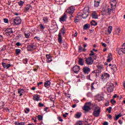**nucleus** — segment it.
Wrapping results in <instances>:
<instances>
[{"label":"nucleus","mask_w":125,"mask_h":125,"mask_svg":"<svg viewBox=\"0 0 125 125\" xmlns=\"http://www.w3.org/2000/svg\"><path fill=\"white\" fill-rule=\"evenodd\" d=\"M116 9H113V7L108 6L107 7V9L106 10L105 8H103L102 12H104L105 15H111V13H112V11L113 13H115L116 12Z\"/></svg>","instance_id":"1"},{"label":"nucleus","mask_w":125,"mask_h":125,"mask_svg":"<svg viewBox=\"0 0 125 125\" xmlns=\"http://www.w3.org/2000/svg\"><path fill=\"white\" fill-rule=\"evenodd\" d=\"M101 112V108L99 106H96L95 107L94 109V111L93 112V115L94 117H99V115H100V113Z\"/></svg>","instance_id":"2"},{"label":"nucleus","mask_w":125,"mask_h":125,"mask_svg":"<svg viewBox=\"0 0 125 125\" xmlns=\"http://www.w3.org/2000/svg\"><path fill=\"white\" fill-rule=\"evenodd\" d=\"M106 87L108 92H113L114 91V88H115V86L114 84L108 83H106Z\"/></svg>","instance_id":"3"},{"label":"nucleus","mask_w":125,"mask_h":125,"mask_svg":"<svg viewBox=\"0 0 125 125\" xmlns=\"http://www.w3.org/2000/svg\"><path fill=\"white\" fill-rule=\"evenodd\" d=\"M90 106H91V103H86L83 107V109L85 112H88L90 109Z\"/></svg>","instance_id":"4"},{"label":"nucleus","mask_w":125,"mask_h":125,"mask_svg":"<svg viewBox=\"0 0 125 125\" xmlns=\"http://www.w3.org/2000/svg\"><path fill=\"white\" fill-rule=\"evenodd\" d=\"M78 16H82L83 19H85L88 16V11L86 10H83V13L79 12L78 14Z\"/></svg>","instance_id":"5"},{"label":"nucleus","mask_w":125,"mask_h":125,"mask_svg":"<svg viewBox=\"0 0 125 125\" xmlns=\"http://www.w3.org/2000/svg\"><path fill=\"white\" fill-rule=\"evenodd\" d=\"M13 21L14 26L20 25L21 24V19H20V17H19L16 18Z\"/></svg>","instance_id":"6"},{"label":"nucleus","mask_w":125,"mask_h":125,"mask_svg":"<svg viewBox=\"0 0 125 125\" xmlns=\"http://www.w3.org/2000/svg\"><path fill=\"white\" fill-rule=\"evenodd\" d=\"M85 61L87 65H92L93 63V59L91 57L86 58Z\"/></svg>","instance_id":"7"},{"label":"nucleus","mask_w":125,"mask_h":125,"mask_svg":"<svg viewBox=\"0 0 125 125\" xmlns=\"http://www.w3.org/2000/svg\"><path fill=\"white\" fill-rule=\"evenodd\" d=\"M66 12H67L68 14L72 15V14L75 12V7H74V6H71L69 8L67 9Z\"/></svg>","instance_id":"8"},{"label":"nucleus","mask_w":125,"mask_h":125,"mask_svg":"<svg viewBox=\"0 0 125 125\" xmlns=\"http://www.w3.org/2000/svg\"><path fill=\"white\" fill-rule=\"evenodd\" d=\"M5 32L6 33V36H10V35L13 34V30L12 28H8L5 30Z\"/></svg>","instance_id":"9"},{"label":"nucleus","mask_w":125,"mask_h":125,"mask_svg":"<svg viewBox=\"0 0 125 125\" xmlns=\"http://www.w3.org/2000/svg\"><path fill=\"white\" fill-rule=\"evenodd\" d=\"M72 70L74 73H75V74H78L79 72H80V70H81V68L80 67V66L75 65L73 67Z\"/></svg>","instance_id":"10"},{"label":"nucleus","mask_w":125,"mask_h":125,"mask_svg":"<svg viewBox=\"0 0 125 125\" xmlns=\"http://www.w3.org/2000/svg\"><path fill=\"white\" fill-rule=\"evenodd\" d=\"M110 5L112 7L113 9H116L117 1H116V0H110Z\"/></svg>","instance_id":"11"},{"label":"nucleus","mask_w":125,"mask_h":125,"mask_svg":"<svg viewBox=\"0 0 125 125\" xmlns=\"http://www.w3.org/2000/svg\"><path fill=\"white\" fill-rule=\"evenodd\" d=\"M2 65L4 68V69H8L10 68V67H13V65L11 64H6L5 62H2Z\"/></svg>","instance_id":"12"},{"label":"nucleus","mask_w":125,"mask_h":125,"mask_svg":"<svg viewBox=\"0 0 125 125\" xmlns=\"http://www.w3.org/2000/svg\"><path fill=\"white\" fill-rule=\"evenodd\" d=\"M83 71L84 74H88L90 73V68L88 67L87 66H85L83 68Z\"/></svg>","instance_id":"13"},{"label":"nucleus","mask_w":125,"mask_h":125,"mask_svg":"<svg viewBox=\"0 0 125 125\" xmlns=\"http://www.w3.org/2000/svg\"><path fill=\"white\" fill-rule=\"evenodd\" d=\"M92 19H98V15L96 11H93L91 14Z\"/></svg>","instance_id":"14"},{"label":"nucleus","mask_w":125,"mask_h":125,"mask_svg":"<svg viewBox=\"0 0 125 125\" xmlns=\"http://www.w3.org/2000/svg\"><path fill=\"white\" fill-rule=\"evenodd\" d=\"M67 20V15L66 14L64 13L63 15L60 18V22H64Z\"/></svg>","instance_id":"15"},{"label":"nucleus","mask_w":125,"mask_h":125,"mask_svg":"<svg viewBox=\"0 0 125 125\" xmlns=\"http://www.w3.org/2000/svg\"><path fill=\"white\" fill-rule=\"evenodd\" d=\"M101 0H94V7H98L100 4Z\"/></svg>","instance_id":"16"},{"label":"nucleus","mask_w":125,"mask_h":125,"mask_svg":"<svg viewBox=\"0 0 125 125\" xmlns=\"http://www.w3.org/2000/svg\"><path fill=\"white\" fill-rule=\"evenodd\" d=\"M110 77V75L108 73H104L102 75L101 79L102 80H107L108 78Z\"/></svg>","instance_id":"17"},{"label":"nucleus","mask_w":125,"mask_h":125,"mask_svg":"<svg viewBox=\"0 0 125 125\" xmlns=\"http://www.w3.org/2000/svg\"><path fill=\"white\" fill-rule=\"evenodd\" d=\"M41 96L39 95L36 94L33 96V99L34 101H40Z\"/></svg>","instance_id":"18"},{"label":"nucleus","mask_w":125,"mask_h":125,"mask_svg":"<svg viewBox=\"0 0 125 125\" xmlns=\"http://www.w3.org/2000/svg\"><path fill=\"white\" fill-rule=\"evenodd\" d=\"M35 45L33 44H29L27 46V50L29 51H32L33 49H35Z\"/></svg>","instance_id":"19"},{"label":"nucleus","mask_w":125,"mask_h":125,"mask_svg":"<svg viewBox=\"0 0 125 125\" xmlns=\"http://www.w3.org/2000/svg\"><path fill=\"white\" fill-rule=\"evenodd\" d=\"M46 58L47 59V63H50V62L52 61V59H51V56L50 55V54H46Z\"/></svg>","instance_id":"20"},{"label":"nucleus","mask_w":125,"mask_h":125,"mask_svg":"<svg viewBox=\"0 0 125 125\" xmlns=\"http://www.w3.org/2000/svg\"><path fill=\"white\" fill-rule=\"evenodd\" d=\"M112 60H113V56H112V54L111 53H109L107 57V62H111Z\"/></svg>","instance_id":"21"},{"label":"nucleus","mask_w":125,"mask_h":125,"mask_svg":"<svg viewBox=\"0 0 125 125\" xmlns=\"http://www.w3.org/2000/svg\"><path fill=\"white\" fill-rule=\"evenodd\" d=\"M78 63L81 66H83V65H84V61L83 59L80 58L78 61Z\"/></svg>","instance_id":"22"},{"label":"nucleus","mask_w":125,"mask_h":125,"mask_svg":"<svg viewBox=\"0 0 125 125\" xmlns=\"http://www.w3.org/2000/svg\"><path fill=\"white\" fill-rule=\"evenodd\" d=\"M50 81H47L44 83V86L45 87L48 88V87H50Z\"/></svg>","instance_id":"23"},{"label":"nucleus","mask_w":125,"mask_h":125,"mask_svg":"<svg viewBox=\"0 0 125 125\" xmlns=\"http://www.w3.org/2000/svg\"><path fill=\"white\" fill-rule=\"evenodd\" d=\"M18 92L20 94V96L21 97L22 96V95H23V93L25 92V91L23 89L20 88L18 89Z\"/></svg>","instance_id":"24"},{"label":"nucleus","mask_w":125,"mask_h":125,"mask_svg":"<svg viewBox=\"0 0 125 125\" xmlns=\"http://www.w3.org/2000/svg\"><path fill=\"white\" fill-rule=\"evenodd\" d=\"M97 67L99 70L100 73H101V70H102L103 68H104V65H103V64H99L97 65Z\"/></svg>","instance_id":"25"},{"label":"nucleus","mask_w":125,"mask_h":125,"mask_svg":"<svg viewBox=\"0 0 125 125\" xmlns=\"http://www.w3.org/2000/svg\"><path fill=\"white\" fill-rule=\"evenodd\" d=\"M122 116H123V115H122V113H120L118 115L116 114L115 118H114V120H115V121H118V120H119V118H121V117H122Z\"/></svg>","instance_id":"26"},{"label":"nucleus","mask_w":125,"mask_h":125,"mask_svg":"<svg viewBox=\"0 0 125 125\" xmlns=\"http://www.w3.org/2000/svg\"><path fill=\"white\" fill-rule=\"evenodd\" d=\"M58 42L60 43H62V36L60 33L58 35Z\"/></svg>","instance_id":"27"},{"label":"nucleus","mask_w":125,"mask_h":125,"mask_svg":"<svg viewBox=\"0 0 125 125\" xmlns=\"http://www.w3.org/2000/svg\"><path fill=\"white\" fill-rule=\"evenodd\" d=\"M111 70L113 72H116L117 71V65H116V64L112 65Z\"/></svg>","instance_id":"28"},{"label":"nucleus","mask_w":125,"mask_h":125,"mask_svg":"<svg viewBox=\"0 0 125 125\" xmlns=\"http://www.w3.org/2000/svg\"><path fill=\"white\" fill-rule=\"evenodd\" d=\"M90 28V25L89 24H86L83 26L84 30H87V29H89Z\"/></svg>","instance_id":"29"},{"label":"nucleus","mask_w":125,"mask_h":125,"mask_svg":"<svg viewBox=\"0 0 125 125\" xmlns=\"http://www.w3.org/2000/svg\"><path fill=\"white\" fill-rule=\"evenodd\" d=\"M91 26H97V22L95 21L94 20H92L90 22Z\"/></svg>","instance_id":"30"},{"label":"nucleus","mask_w":125,"mask_h":125,"mask_svg":"<svg viewBox=\"0 0 125 125\" xmlns=\"http://www.w3.org/2000/svg\"><path fill=\"white\" fill-rule=\"evenodd\" d=\"M75 118H76L77 119H80V118L82 117V113L77 112V114H75Z\"/></svg>","instance_id":"31"},{"label":"nucleus","mask_w":125,"mask_h":125,"mask_svg":"<svg viewBox=\"0 0 125 125\" xmlns=\"http://www.w3.org/2000/svg\"><path fill=\"white\" fill-rule=\"evenodd\" d=\"M120 52H122L123 53L125 54V48H122L119 50V55H121V53Z\"/></svg>","instance_id":"32"},{"label":"nucleus","mask_w":125,"mask_h":125,"mask_svg":"<svg viewBox=\"0 0 125 125\" xmlns=\"http://www.w3.org/2000/svg\"><path fill=\"white\" fill-rule=\"evenodd\" d=\"M43 21L44 23H47L48 22V18L47 17H43Z\"/></svg>","instance_id":"33"},{"label":"nucleus","mask_w":125,"mask_h":125,"mask_svg":"<svg viewBox=\"0 0 125 125\" xmlns=\"http://www.w3.org/2000/svg\"><path fill=\"white\" fill-rule=\"evenodd\" d=\"M112 30H113V27L112 26H109L108 28V32L109 34L112 33Z\"/></svg>","instance_id":"34"},{"label":"nucleus","mask_w":125,"mask_h":125,"mask_svg":"<svg viewBox=\"0 0 125 125\" xmlns=\"http://www.w3.org/2000/svg\"><path fill=\"white\" fill-rule=\"evenodd\" d=\"M18 3L20 6H23V5H24V2L22 0H21L18 2Z\"/></svg>","instance_id":"35"},{"label":"nucleus","mask_w":125,"mask_h":125,"mask_svg":"<svg viewBox=\"0 0 125 125\" xmlns=\"http://www.w3.org/2000/svg\"><path fill=\"white\" fill-rule=\"evenodd\" d=\"M20 53H21V50L20 49H16V55H19Z\"/></svg>","instance_id":"36"},{"label":"nucleus","mask_w":125,"mask_h":125,"mask_svg":"<svg viewBox=\"0 0 125 125\" xmlns=\"http://www.w3.org/2000/svg\"><path fill=\"white\" fill-rule=\"evenodd\" d=\"M94 84H95V83H94V82H93V83H92L91 84V90H92V91L95 89L94 86H93V85H94Z\"/></svg>","instance_id":"37"},{"label":"nucleus","mask_w":125,"mask_h":125,"mask_svg":"<svg viewBox=\"0 0 125 125\" xmlns=\"http://www.w3.org/2000/svg\"><path fill=\"white\" fill-rule=\"evenodd\" d=\"M62 35H64L65 33H66V29L65 28V27H62Z\"/></svg>","instance_id":"38"},{"label":"nucleus","mask_w":125,"mask_h":125,"mask_svg":"<svg viewBox=\"0 0 125 125\" xmlns=\"http://www.w3.org/2000/svg\"><path fill=\"white\" fill-rule=\"evenodd\" d=\"M24 36L27 39H29L30 38V33H26L24 34Z\"/></svg>","instance_id":"39"},{"label":"nucleus","mask_w":125,"mask_h":125,"mask_svg":"<svg viewBox=\"0 0 125 125\" xmlns=\"http://www.w3.org/2000/svg\"><path fill=\"white\" fill-rule=\"evenodd\" d=\"M38 121H42V116L39 115L38 116Z\"/></svg>","instance_id":"40"},{"label":"nucleus","mask_w":125,"mask_h":125,"mask_svg":"<svg viewBox=\"0 0 125 125\" xmlns=\"http://www.w3.org/2000/svg\"><path fill=\"white\" fill-rule=\"evenodd\" d=\"M6 49V46L5 45H3L2 47H1L0 51H4Z\"/></svg>","instance_id":"41"},{"label":"nucleus","mask_w":125,"mask_h":125,"mask_svg":"<svg viewBox=\"0 0 125 125\" xmlns=\"http://www.w3.org/2000/svg\"><path fill=\"white\" fill-rule=\"evenodd\" d=\"M39 26L40 27V29H41V30H44V29L45 28V27H44L42 24H40Z\"/></svg>","instance_id":"42"},{"label":"nucleus","mask_w":125,"mask_h":125,"mask_svg":"<svg viewBox=\"0 0 125 125\" xmlns=\"http://www.w3.org/2000/svg\"><path fill=\"white\" fill-rule=\"evenodd\" d=\"M111 110H112V107H111V106H110V107H109L108 108H107L106 109V111H108V113H111Z\"/></svg>","instance_id":"43"},{"label":"nucleus","mask_w":125,"mask_h":125,"mask_svg":"<svg viewBox=\"0 0 125 125\" xmlns=\"http://www.w3.org/2000/svg\"><path fill=\"white\" fill-rule=\"evenodd\" d=\"M29 112H30V108H26V110H24V112L25 113V114H28Z\"/></svg>","instance_id":"44"},{"label":"nucleus","mask_w":125,"mask_h":125,"mask_svg":"<svg viewBox=\"0 0 125 125\" xmlns=\"http://www.w3.org/2000/svg\"><path fill=\"white\" fill-rule=\"evenodd\" d=\"M3 42V37H2V35H0V42Z\"/></svg>","instance_id":"45"},{"label":"nucleus","mask_w":125,"mask_h":125,"mask_svg":"<svg viewBox=\"0 0 125 125\" xmlns=\"http://www.w3.org/2000/svg\"><path fill=\"white\" fill-rule=\"evenodd\" d=\"M69 115V113L66 112L65 114L62 115V117H63L64 118H67V116Z\"/></svg>","instance_id":"46"},{"label":"nucleus","mask_w":125,"mask_h":125,"mask_svg":"<svg viewBox=\"0 0 125 125\" xmlns=\"http://www.w3.org/2000/svg\"><path fill=\"white\" fill-rule=\"evenodd\" d=\"M23 62L24 64H27V63H28V59H24L23 60Z\"/></svg>","instance_id":"47"},{"label":"nucleus","mask_w":125,"mask_h":125,"mask_svg":"<svg viewBox=\"0 0 125 125\" xmlns=\"http://www.w3.org/2000/svg\"><path fill=\"white\" fill-rule=\"evenodd\" d=\"M95 54V53H94V52H93V51H91V53L89 54V56H93V55H94Z\"/></svg>","instance_id":"48"},{"label":"nucleus","mask_w":125,"mask_h":125,"mask_svg":"<svg viewBox=\"0 0 125 125\" xmlns=\"http://www.w3.org/2000/svg\"><path fill=\"white\" fill-rule=\"evenodd\" d=\"M38 106L39 107H43V106H44V104H42V103H39Z\"/></svg>","instance_id":"49"},{"label":"nucleus","mask_w":125,"mask_h":125,"mask_svg":"<svg viewBox=\"0 0 125 125\" xmlns=\"http://www.w3.org/2000/svg\"><path fill=\"white\" fill-rule=\"evenodd\" d=\"M82 50H83V47L82 46H79V52H82Z\"/></svg>","instance_id":"50"},{"label":"nucleus","mask_w":125,"mask_h":125,"mask_svg":"<svg viewBox=\"0 0 125 125\" xmlns=\"http://www.w3.org/2000/svg\"><path fill=\"white\" fill-rule=\"evenodd\" d=\"M110 102L112 104H114V103H116V101H115L114 99H112L111 100Z\"/></svg>","instance_id":"51"},{"label":"nucleus","mask_w":125,"mask_h":125,"mask_svg":"<svg viewBox=\"0 0 125 125\" xmlns=\"http://www.w3.org/2000/svg\"><path fill=\"white\" fill-rule=\"evenodd\" d=\"M58 120H59V122H63V119H62V117H58Z\"/></svg>","instance_id":"52"},{"label":"nucleus","mask_w":125,"mask_h":125,"mask_svg":"<svg viewBox=\"0 0 125 125\" xmlns=\"http://www.w3.org/2000/svg\"><path fill=\"white\" fill-rule=\"evenodd\" d=\"M30 9V6H27L25 8V11H28Z\"/></svg>","instance_id":"53"},{"label":"nucleus","mask_w":125,"mask_h":125,"mask_svg":"<svg viewBox=\"0 0 125 125\" xmlns=\"http://www.w3.org/2000/svg\"><path fill=\"white\" fill-rule=\"evenodd\" d=\"M83 125V122L82 121H80L77 124V125Z\"/></svg>","instance_id":"54"},{"label":"nucleus","mask_w":125,"mask_h":125,"mask_svg":"<svg viewBox=\"0 0 125 125\" xmlns=\"http://www.w3.org/2000/svg\"><path fill=\"white\" fill-rule=\"evenodd\" d=\"M34 39H37V41H38L39 42L41 41V38H40V37H38V36H35L34 37Z\"/></svg>","instance_id":"55"},{"label":"nucleus","mask_w":125,"mask_h":125,"mask_svg":"<svg viewBox=\"0 0 125 125\" xmlns=\"http://www.w3.org/2000/svg\"><path fill=\"white\" fill-rule=\"evenodd\" d=\"M4 23H8V19L5 18L4 19Z\"/></svg>","instance_id":"56"},{"label":"nucleus","mask_w":125,"mask_h":125,"mask_svg":"<svg viewBox=\"0 0 125 125\" xmlns=\"http://www.w3.org/2000/svg\"><path fill=\"white\" fill-rule=\"evenodd\" d=\"M65 96L67 98H70L71 97V95L70 94H65Z\"/></svg>","instance_id":"57"},{"label":"nucleus","mask_w":125,"mask_h":125,"mask_svg":"<svg viewBox=\"0 0 125 125\" xmlns=\"http://www.w3.org/2000/svg\"><path fill=\"white\" fill-rule=\"evenodd\" d=\"M16 45H17V46H20V45H21V43L19 42H18L16 43Z\"/></svg>","instance_id":"58"},{"label":"nucleus","mask_w":125,"mask_h":125,"mask_svg":"<svg viewBox=\"0 0 125 125\" xmlns=\"http://www.w3.org/2000/svg\"><path fill=\"white\" fill-rule=\"evenodd\" d=\"M19 125H25V123L24 122L19 123Z\"/></svg>","instance_id":"59"},{"label":"nucleus","mask_w":125,"mask_h":125,"mask_svg":"<svg viewBox=\"0 0 125 125\" xmlns=\"http://www.w3.org/2000/svg\"><path fill=\"white\" fill-rule=\"evenodd\" d=\"M118 123L120 124V125H123V121H122L121 120L118 121Z\"/></svg>","instance_id":"60"},{"label":"nucleus","mask_w":125,"mask_h":125,"mask_svg":"<svg viewBox=\"0 0 125 125\" xmlns=\"http://www.w3.org/2000/svg\"><path fill=\"white\" fill-rule=\"evenodd\" d=\"M75 23H78L79 22V19H75L74 20Z\"/></svg>","instance_id":"61"},{"label":"nucleus","mask_w":125,"mask_h":125,"mask_svg":"<svg viewBox=\"0 0 125 125\" xmlns=\"http://www.w3.org/2000/svg\"><path fill=\"white\" fill-rule=\"evenodd\" d=\"M108 119H109L110 120H112V116L110 114H109L108 116Z\"/></svg>","instance_id":"62"},{"label":"nucleus","mask_w":125,"mask_h":125,"mask_svg":"<svg viewBox=\"0 0 125 125\" xmlns=\"http://www.w3.org/2000/svg\"><path fill=\"white\" fill-rule=\"evenodd\" d=\"M102 43V45L104 46V47H106V43Z\"/></svg>","instance_id":"63"},{"label":"nucleus","mask_w":125,"mask_h":125,"mask_svg":"<svg viewBox=\"0 0 125 125\" xmlns=\"http://www.w3.org/2000/svg\"><path fill=\"white\" fill-rule=\"evenodd\" d=\"M104 125H108V122H104Z\"/></svg>","instance_id":"64"}]
</instances>
